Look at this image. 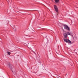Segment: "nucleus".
Returning <instances> with one entry per match:
<instances>
[{
	"mask_svg": "<svg viewBox=\"0 0 78 78\" xmlns=\"http://www.w3.org/2000/svg\"><path fill=\"white\" fill-rule=\"evenodd\" d=\"M64 42H66V43H68V44H71V41H69V40L68 39H66L64 38Z\"/></svg>",
	"mask_w": 78,
	"mask_h": 78,
	"instance_id": "1",
	"label": "nucleus"
},
{
	"mask_svg": "<svg viewBox=\"0 0 78 78\" xmlns=\"http://www.w3.org/2000/svg\"><path fill=\"white\" fill-rule=\"evenodd\" d=\"M64 26L65 29H66V30H68V31H70V28H69L68 26L66 25H64Z\"/></svg>",
	"mask_w": 78,
	"mask_h": 78,
	"instance_id": "2",
	"label": "nucleus"
},
{
	"mask_svg": "<svg viewBox=\"0 0 78 78\" xmlns=\"http://www.w3.org/2000/svg\"><path fill=\"white\" fill-rule=\"evenodd\" d=\"M54 8L55 11L57 12H58V7L56 5H55L54 6Z\"/></svg>",
	"mask_w": 78,
	"mask_h": 78,
	"instance_id": "3",
	"label": "nucleus"
},
{
	"mask_svg": "<svg viewBox=\"0 0 78 78\" xmlns=\"http://www.w3.org/2000/svg\"><path fill=\"white\" fill-rule=\"evenodd\" d=\"M8 65L10 69H11V70H12V69H13V68H12V67H13V66L12 65H10V63H9V62Z\"/></svg>",
	"mask_w": 78,
	"mask_h": 78,
	"instance_id": "4",
	"label": "nucleus"
},
{
	"mask_svg": "<svg viewBox=\"0 0 78 78\" xmlns=\"http://www.w3.org/2000/svg\"><path fill=\"white\" fill-rule=\"evenodd\" d=\"M64 36L65 38H67V34L66 33H64Z\"/></svg>",
	"mask_w": 78,
	"mask_h": 78,
	"instance_id": "5",
	"label": "nucleus"
},
{
	"mask_svg": "<svg viewBox=\"0 0 78 78\" xmlns=\"http://www.w3.org/2000/svg\"><path fill=\"white\" fill-rule=\"evenodd\" d=\"M66 33L68 34V35H70V33L69 32H66Z\"/></svg>",
	"mask_w": 78,
	"mask_h": 78,
	"instance_id": "6",
	"label": "nucleus"
},
{
	"mask_svg": "<svg viewBox=\"0 0 78 78\" xmlns=\"http://www.w3.org/2000/svg\"><path fill=\"white\" fill-rule=\"evenodd\" d=\"M55 2L56 3H58L59 2V0H55Z\"/></svg>",
	"mask_w": 78,
	"mask_h": 78,
	"instance_id": "7",
	"label": "nucleus"
},
{
	"mask_svg": "<svg viewBox=\"0 0 78 78\" xmlns=\"http://www.w3.org/2000/svg\"><path fill=\"white\" fill-rule=\"evenodd\" d=\"M7 53L8 54V55H9L11 54V52H8Z\"/></svg>",
	"mask_w": 78,
	"mask_h": 78,
	"instance_id": "8",
	"label": "nucleus"
},
{
	"mask_svg": "<svg viewBox=\"0 0 78 78\" xmlns=\"http://www.w3.org/2000/svg\"><path fill=\"white\" fill-rule=\"evenodd\" d=\"M24 45H25V46H28V44L27 45L26 44H25Z\"/></svg>",
	"mask_w": 78,
	"mask_h": 78,
	"instance_id": "9",
	"label": "nucleus"
},
{
	"mask_svg": "<svg viewBox=\"0 0 78 78\" xmlns=\"http://www.w3.org/2000/svg\"><path fill=\"white\" fill-rule=\"evenodd\" d=\"M14 30H16V29H14Z\"/></svg>",
	"mask_w": 78,
	"mask_h": 78,
	"instance_id": "10",
	"label": "nucleus"
},
{
	"mask_svg": "<svg viewBox=\"0 0 78 78\" xmlns=\"http://www.w3.org/2000/svg\"><path fill=\"white\" fill-rule=\"evenodd\" d=\"M39 12H41V11H39Z\"/></svg>",
	"mask_w": 78,
	"mask_h": 78,
	"instance_id": "11",
	"label": "nucleus"
},
{
	"mask_svg": "<svg viewBox=\"0 0 78 78\" xmlns=\"http://www.w3.org/2000/svg\"><path fill=\"white\" fill-rule=\"evenodd\" d=\"M12 72H13V71L12 70Z\"/></svg>",
	"mask_w": 78,
	"mask_h": 78,
	"instance_id": "12",
	"label": "nucleus"
},
{
	"mask_svg": "<svg viewBox=\"0 0 78 78\" xmlns=\"http://www.w3.org/2000/svg\"><path fill=\"white\" fill-rule=\"evenodd\" d=\"M7 1H8V0H7Z\"/></svg>",
	"mask_w": 78,
	"mask_h": 78,
	"instance_id": "13",
	"label": "nucleus"
}]
</instances>
